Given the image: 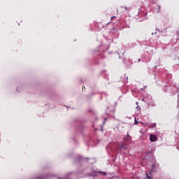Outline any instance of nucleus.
<instances>
[{
    "instance_id": "1",
    "label": "nucleus",
    "mask_w": 179,
    "mask_h": 179,
    "mask_svg": "<svg viewBox=\"0 0 179 179\" xmlns=\"http://www.w3.org/2000/svg\"><path fill=\"white\" fill-rule=\"evenodd\" d=\"M99 174H101V176H107V173L106 172L103 171H94L92 174L90 175V177H97Z\"/></svg>"
},
{
    "instance_id": "2",
    "label": "nucleus",
    "mask_w": 179,
    "mask_h": 179,
    "mask_svg": "<svg viewBox=\"0 0 179 179\" xmlns=\"http://www.w3.org/2000/svg\"><path fill=\"white\" fill-rule=\"evenodd\" d=\"M150 141L151 142H156V141H157V137L155 135L151 134L150 136Z\"/></svg>"
},
{
    "instance_id": "3",
    "label": "nucleus",
    "mask_w": 179,
    "mask_h": 179,
    "mask_svg": "<svg viewBox=\"0 0 179 179\" xmlns=\"http://www.w3.org/2000/svg\"><path fill=\"white\" fill-rule=\"evenodd\" d=\"M119 149L120 150H125L127 149V145L125 144H122L120 147Z\"/></svg>"
},
{
    "instance_id": "4",
    "label": "nucleus",
    "mask_w": 179,
    "mask_h": 179,
    "mask_svg": "<svg viewBox=\"0 0 179 179\" xmlns=\"http://www.w3.org/2000/svg\"><path fill=\"white\" fill-rule=\"evenodd\" d=\"M136 110H138V111H141V107H139L138 106L136 107Z\"/></svg>"
},
{
    "instance_id": "5",
    "label": "nucleus",
    "mask_w": 179,
    "mask_h": 179,
    "mask_svg": "<svg viewBox=\"0 0 179 179\" xmlns=\"http://www.w3.org/2000/svg\"><path fill=\"white\" fill-rule=\"evenodd\" d=\"M134 124H138V122L136 121V118H135V120H134Z\"/></svg>"
},
{
    "instance_id": "6",
    "label": "nucleus",
    "mask_w": 179,
    "mask_h": 179,
    "mask_svg": "<svg viewBox=\"0 0 179 179\" xmlns=\"http://www.w3.org/2000/svg\"><path fill=\"white\" fill-rule=\"evenodd\" d=\"M145 179H152V178L147 176V177Z\"/></svg>"
},
{
    "instance_id": "7",
    "label": "nucleus",
    "mask_w": 179,
    "mask_h": 179,
    "mask_svg": "<svg viewBox=\"0 0 179 179\" xmlns=\"http://www.w3.org/2000/svg\"><path fill=\"white\" fill-rule=\"evenodd\" d=\"M114 17H115V16L112 17L111 20H113V19H114Z\"/></svg>"
},
{
    "instance_id": "8",
    "label": "nucleus",
    "mask_w": 179,
    "mask_h": 179,
    "mask_svg": "<svg viewBox=\"0 0 179 179\" xmlns=\"http://www.w3.org/2000/svg\"><path fill=\"white\" fill-rule=\"evenodd\" d=\"M136 106L139 104V102H136Z\"/></svg>"
},
{
    "instance_id": "9",
    "label": "nucleus",
    "mask_w": 179,
    "mask_h": 179,
    "mask_svg": "<svg viewBox=\"0 0 179 179\" xmlns=\"http://www.w3.org/2000/svg\"><path fill=\"white\" fill-rule=\"evenodd\" d=\"M178 104H179V96H178Z\"/></svg>"
},
{
    "instance_id": "10",
    "label": "nucleus",
    "mask_w": 179,
    "mask_h": 179,
    "mask_svg": "<svg viewBox=\"0 0 179 179\" xmlns=\"http://www.w3.org/2000/svg\"><path fill=\"white\" fill-rule=\"evenodd\" d=\"M139 61H141V59H138V62H139Z\"/></svg>"
}]
</instances>
